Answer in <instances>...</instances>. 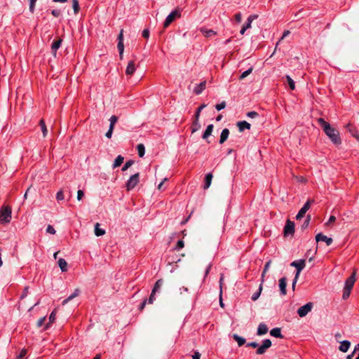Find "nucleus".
Instances as JSON below:
<instances>
[{
  "label": "nucleus",
  "mask_w": 359,
  "mask_h": 359,
  "mask_svg": "<svg viewBox=\"0 0 359 359\" xmlns=\"http://www.w3.org/2000/svg\"><path fill=\"white\" fill-rule=\"evenodd\" d=\"M318 122L333 144L339 145L341 143L339 132L337 129L332 127L330 124L323 118H319Z\"/></svg>",
  "instance_id": "f257e3e1"
},
{
  "label": "nucleus",
  "mask_w": 359,
  "mask_h": 359,
  "mask_svg": "<svg viewBox=\"0 0 359 359\" xmlns=\"http://www.w3.org/2000/svg\"><path fill=\"white\" fill-rule=\"evenodd\" d=\"M11 219V208L10 207H3L0 210V222L8 223Z\"/></svg>",
  "instance_id": "f03ea898"
},
{
  "label": "nucleus",
  "mask_w": 359,
  "mask_h": 359,
  "mask_svg": "<svg viewBox=\"0 0 359 359\" xmlns=\"http://www.w3.org/2000/svg\"><path fill=\"white\" fill-rule=\"evenodd\" d=\"M140 181V174L138 172L133 175L127 181L126 187L128 191L133 189Z\"/></svg>",
  "instance_id": "7ed1b4c3"
},
{
  "label": "nucleus",
  "mask_w": 359,
  "mask_h": 359,
  "mask_svg": "<svg viewBox=\"0 0 359 359\" xmlns=\"http://www.w3.org/2000/svg\"><path fill=\"white\" fill-rule=\"evenodd\" d=\"M313 304L312 302H309L305 305L299 307L297 311V314L299 317L303 318L305 317L313 309Z\"/></svg>",
  "instance_id": "20e7f679"
},
{
  "label": "nucleus",
  "mask_w": 359,
  "mask_h": 359,
  "mask_svg": "<svg viewBox=\"0 0 359 359\" xmlns=\"http://www.w3.org/2000/svg\"><path fill=\"white\" fill-rule=\"evenodd\" d=\"M181 16V13L178 10L172 11L166 18L165 20L163 23L164 27H168L176 18H180Z\"/></svg>",
  "instance_id": "39448f33"
},
{
  "label": "nucleus",
  "mask_w": 359,
  "mask_h": 359,
  "mask_svg": "<svg viewBox=\"0 0 359 359\" xmlns=\"http://www.w3.org/2000/svg\"><path fill=\"white\" fill-rule=\"evenodd\" d=\"M290 266L296 268L297 271H296L295 276H296V278H298L301 271L305 267V260L304 259H298V260L293 261L292 262H291Z\"/></svg>",
  "instance_id": "423d86ee"
},
{
  "label": "nucleus",
  "mask_w": 359,
  "mask_h": 359,
  "mask_svg": "<svg viewBox=\"0 0 359 359\" xmlns=\"http://www.w3.org/2000/svg\"><path fill=\"white\" fill-rule=\"evenodd\" d=\"M284 236H293L294 233V223L290 219H287L284 226Z\"/></svg>",
  "instance_id": "0eeeda50"
},
{
  "label": "nucleus",
  "mask_w": 359,
  "mask_h": 359,
  "mask_svg": "<svg viewBox=\"0 0 359 359\" xmlns=\"http://www.w3.org/2000/svg\"><path fill=\"white\" fill-rule=\"evenodd\" d=\"M314 203V201L313 200H308L305 203L304 205H303V207L299 210V211L298 212L297 215H296V219L298 220V219H300L301 218H302L304 215L306 214V212L309 210L310 207H311V205Z\"/></svg>",
  "instance_id": "6e6552de"
},
{
  "label": "nucleus",
  "mask_w": 359,
  "mask_h": 359,
  "mask_svg": "<svg viewBox=\"0 0 359 359\" xmlns=\"http://www.w3.org/2000/svg\"><path fill=\"white\" fill-rule=\"evenodd\" d=\"M271 341L269 339H264L261 346H258L256 353L258 355L264 354L266 351L271 346Z\"/></svg>",
  "instance_id": "1a4fd4ad"
},
{
  "label": "nucleus",
  "mask_w": 359,
  "mask_h": 359,
  "mask_svg": "<svg viewBox=\"0 0 359 359\" xmlns=\"http://www.w3.org/2000/svg\"><path fill=\"white\" fill-rule=\"evenodd\" d=\"M316 241L317 242L323 241L325 242L327 246L330 245L332 243V238H328L327 236L323 235L322 233H319L316 236Z\"/></svg>",
  "instance_id": "9d476101"
},
{
  "label": "nucleus",
  "mask_w": 359,
  "mask_h": 359,
  "mask_svg": "<svg viewBox=\"0 0 359 359\" xmlns=\"http://www.w3.org/2000/svg\"><path fill=\"white\" fill-rule=\"evenodd\" d=\"M355 272H353L348 278L347 280H346L345 282V285H344V287L345 288H348V289H351L352 290L353 287V285L355 282Z\"/></svg>",
  "instance_id": "9b49d317"
},
{
  "label": "nucleus",
  "mask_w": 359,
  "mask_h": 359,
  "mask_svg": "<svg viewBox=\"0 0 359 359\" xmlns=\"http://www.w3.org/2000/svg\"><path fill=\"white\" fill-rule=\"evenodd\" d=\"M62 42V39H58L57 40H55L53 42V43L51 45V53L54 57H56L57 50L61 46Z\"/></svg>",
  "instance_id": "f8f14e48"
},
{
  "label": "nucleus",
  "mask_w": 359,
  "mask_h": 359,
  "mask_svg": "<svg viewBox=\"0 0 359 359\" xmlns=\"http://www.w3.org/2000/svg\"><path fill=\"white\" fill-rule=\"evenodd\" d=\"M268 327L264 323H259L257 327V334L259 336H262L266 334L268 332Z\"/></svg>",
  "instance_id": "ddd939ff"
},
{
  "label": "nucleus",
  "mask_w": 359,
  "mask_h": 359,
  "mask_svg": "<svg viewBox=\"0 0 359 359\" xmlns=\"http://www.w3.org/2000/svg\"><path fill=\"white\" fill-rule=\"evenodd\" d=\"M287 279L283 277L279 280V288L282 295L286 294Z\"/></svg>",
  "instance_id": "4468645a"
},
{
  "label": "nucleus",
  "mask_w": 359,
  "mask_h": 359,
  "mask_svg": "<svg viewBox=\"0 0 359 359\" xmlns=\"http://www.w3.org/2000/svg\"><path fill=\"white\" fill-rule=\"evenodd\" d=\"M346 128L347 129V130H348V132L351 134L352 136L355 137L359 140L358 132L353 126H352L351 123H348L346 126Z\"/></svg>",
  "instance_id": "2eb2a0df"
},
{
  "label": "nucleus",
  "mask_w": 359,
  "mask_h": 359,
  "mask_svg": "<svg viewBox=\"0 0 359 359\" xmlns=\"http://www.w3.org/2000/svg\"><path fill=\"white\" fill-rule=\"evenodd\" d=\"M135 65L133 60L130 61L127 65L126 69V74L127 75L131 76L134 74L135 72Z\"/></svg>",
  "instance_id": "dca6fc26"
},
{
  "label": "nucleus",
  "mask_w": 359,
  "mask_h": 359,
  "mask_svg": "<svg viewBox=\"0 0 359 359\" xmlns=\"http://www.w3.org/2000/svg\"><path fill=\"white\" fill-rule=\"evenodd\" d=\"M212 177H213V175L211 172H209L205 175V183L203 185L204 189H208L210 187V186L211 185Z\"/></svg>",
  "instance_id": "f3484780"
},
{
  "label": "nucleus",
  "mask_w": 359,
  "mask_h": 359,
  "mask_svg": "<svg viewBox=\"0 0 359 359\" xmlns=\"http://www.w3.org/2000/svg\"><path fill=\"white\" fill-rule=\"evenodd\" d=\"M206 86V81H203L201 82L197 86L195 87L194 92L196 95H200L203 90L205 89Z\"/></svg>",
  "instance_id": "a211bd4d"
},
{
  "label": "nucleus",
  "mask_w": 359,
  "mask_h": 359,
  "mask_svg": "<svg viewBox=\"0 0 359 359\" xmlns=\"http://www.w3.org/2000/svg\"><path fill=\"white\" fill-rule=\"evenodd\" d=\"M351 346V342L348 340H344V341H342L341 343H340V346H339V349L341 351V352H346L349 347Z\"/></svg>",
  "instance_id": "6ab92c4d"
},
{
  "label": "nucleus",
  "mask_w": 359,
  "mask_h": 359,
  "mask_svg": "<svg viewBox=\"0 0 359 359\" xmlns=\"http://www.w3.org/2000/svg\"><path fill=\"white\" fill-rule=\"evenodd\" d=\"M239 131L243 132L245 129H250V124L245 121H238L237 123Z\"/></svg>",
  "instance_id": "aec40b11"
},
{
  "label": "nucleus",
  "mask_w": 359,
  "mask_h": 359,
  "mask_svg": "<svg viewBox=\"0 0 359 359\" xmlns=\"http://www.w3.org/2000/svg\"><path fill=\"white\" fill-rule=\"evenodd\" d=\"M229 135V130L228 128H224L222 130L220 135L219 143L223 144L228 138Z\"/></svg>",
  "instance_id": "412c9836"
},
{
  "label": "nucleus",
  "mask_w": 359,
  "mask_h": 359,
  "mask_svg": "<svg viewBox=\"0 0 359 359\" xmlns=\"http://www.w3.org/2000/svg\"><path fill=\"white\" fill-rule=\"evenodd\" d=\"M80 293V290L79 289H76L74 290V292L71 294L69 295L67 298H66L65 299L63 300L62 302V305H65L66 304H67L69 301H71L72 299H73L74 298L76 297L77 296H79Z\"/></svg>",
  "instance_id": "4be33fe9"
},
{
  "label": "nucleus",
  "mask_w": 359,
  "mask_h": 359,
  "mask_svg": "<svg viewBox=\"0 0 359 359\" xmlns=\"http://www.w3.org/2000/svg\"><path fill=\"white\" fill-rule=\"evenodd\" d=\"M232 337L238 343V346H242L246 341L244 337H240L237 334H233Z\"/></svg>",
  "instance_id": "5701e85b"
},
{
  "label": "nucleus",
  "mask_w": 359,
  "mask_h": 359,
  "mask_svg": "<svg viewBox=\"0 0 359 359\" xmlns=\"http://www.w3.org/2000/svg\"><path fill=\"white\" fill-rule=\"evenodd\" d=\"M257 15H250L248 19H247V21L245 22V23L243 25L244 27L247 28V29H249L251 27V24L252 22V21L255 19L257 18Z\"/></svg>",
  "instance_id": "b1692460"
},
{
  "label": "nucleus",
  "mask_w": 359,
  "mask_h": 359,
  "mask_svg": "<svg viewBox=\"0 0 359 359\" xmlns=\"http://www.w3.org/2000/svg\"><path fill=\"white\" fill-rule=\"evenodd\" d=\"M270 334L276 338H283L280 328L275 327L270 331Z\"/></svg>",
  "instance_id": "393cba45"
},
{
  "label": "nucleus",
  "mask_w": 359,
  "mask_h": 359,
  "mask_svg": "<svg viewBox=\"0 0 359 359\" xmlns=\"http://www.w3.org/2000/svg\"><path fill=\"white\" fill-rule=\"evenodd\" d=\"M58 266H60V268L62 272H65L67 271V263L65 259H63V258L59 259Z\"/></svg>",
  "instance_id": "a878e982"
},
{
  "label": "nucleus",
  "mask_w": 359,
  "mask_h": 359,
  "mask_svg": "<svg viewBox=\"0 0 359 359\" xmlns=\"http://www.w3.org/2000/svg\"><path fill=\"white\" fill-rule=\"evenodd\" d=\"M213 128L214 126L212 124H210L208 126L206 130H205L203 135V139L206 140L212 134Z\"/></svg>",
  "instance_id": "bb28decb"
},
{
  "label": "nucleus",
  "mask_w": 359,
  "mask_h": 359,
  "mask_svg": "<svg viewBox=\"0 0 359 359\" xmlns=\"http://www.w3.org/2000/svg\"><path fill=\"white\" fill-rule=\"evenodd\" d=\"M163 279L158 280L155 283L154 286V287L152 289V293H156L157 292H159L161 286L163 285Z\"/></svg>",
  "instance_id": "cd10ccee"
},
{
  "label": "nucleus",
  "mask_w": 359,
  "mask_h": 359,
  "mask_svg": "<svg viewBox=\"0 0 359 359\" xmlns=\"http://www.w3.org/2000/svg\"><path fill=\"white\" fill-rule=\"evenodd\" d=\"M262 291V283L259 285V287L258 288V290L257 292H255L251 297V299L252 301H256L259 299L260 294H261V292Z\"/></svg>",
  "instance_id": "c85d7f7f"
},
{
  "label": "nucleus",
  "mask_w": 359,
  "mask_h": 359,
  "mask_svg": "<svg viewBox=\"0 0 359 359\" xmlns=\"http://www.w3.org/2000/svg\"><path fill=\"white\" fill-rule=\"evenodd\" d=\"M223 280H224V276L221 275L220 278H219V287H220V291H219V304H220L221 307H224V304H223L222 299V281H223Z\"/></svg>",
  "instance_id": "c756f323"
},
{
  "label": "nucleus",
  "mask_w": 359,
  "mask_h": 359,
  "mask_svg": "<svg viewBox=\"0 0 359 359\" xmlns=\"http://www.w3.org/2000/svg\"><path fill=\"white\" fill-rule=\"evenodd\" d=\"M105 233V231L100 228V224L97 223L95 226V234L97 236H103Z\"/></svg>",
  "instance_id": "7c9ffc66"
},
{
  "label": "nucleus",
  "mask_w": 359,
  "mask_h": 359,
  "mask_svg": "<svg viewBox=\"0 0 359 359\" xmlns=\"http://www.w3.org/2000/svg\"><path fill=\"white\" fill-rule=\"evenodd\" d=\"M137 150L138 152L139 157H143L145 154V147L143 144H139L137 146Z\"/></svg>",
  "instance_id": "2f4dec72"
},
{
  "label": "nucleus",
  "mask_w": 359,
  "mask_h": 359,
  "mask_svg": "<svg viewBox=\"0 0 359 359\" xmlns=\"http://www.w3.org/2000/svg\"><path fill=\"white\" fill-rule=\"evenodd\" d=\"M117 48L118 50L120 58L123 59V51H124L123 41H118Z\"/></svg>",
  "instance_id": "473e14b6"
},
{
  "label": "nucleus",
  "mask_w": 359,
  "mask_h": 359,
  "mask_svg": "<svg viewBox=\"0 0 359 359\" xmlns=\"http://www.w3.org/2000/svg\"><path fill=\"white\" fill-rule=\"evenodd\" d=\"M271 260L268 261L265 264L263 272L262 273V282H264L265 274H266V271L269 270V267L271 266Z\"/></svg>",
  "instance_id": "72a5a7b5"
},
{
  "label": "nucleus",
  "mask_w": 359,
  "mask_h": 359,
  "mask_svg": "<svg viewBox=\"0 0 359 359\" xmlns=\"http://www.w3.org/2000/svg\"><path fill=\"white\" fill-rule=\"evenodd\" d=\"M72 8L74 9V14H77L79 12L80 7L78 0L72 1Z\"/></svg>",
  "instance_id": "f704fd0d"
},
{
  "label": "nucleus",
  "mask_w": 359,
  "mask_h": 359,
  "mask_svg": "<svg viewBox=\"0 0 359 359\" xmlns=\"http://www.w3.org/2000/svg\"><path fill=\"white\" fill-rule=\"evenodd\" d=\"M286 80L287 81V83L290 86V88L291 90H294L295 88V83H294V81L292 80V79L289 76V75H287L286 76Z\"/></svg>",
  "instance_id": "c9c22d12"
},
{
  "label": "nucleus",
  "mask_w": 359,
  "mask_h": 359,
  "mask_svg": "<svg viewBox=\"0 0 359 359\" xmlns=\"http://www.w3.org/2000/svg\"><path fill=\"white\" fill-rule=\"evenodd\" d=\"M200 128L201 125L198 122V119H196V118H194V121L192 125V133L197 131Z\"/></svg>",
  "instance_id": "e433bc0d"
},
{
  "label": "nucleus",
  "mask_w": 359,
  "mask_h": 359,
  "mask_svg": "<svg viewBox=\"0 0 359 359\" xmlns=\"http://www.w3.org/2000/svg\"><path fill=\"white\" fill-rule=\"evenodd\" d=\"M39 125H40V126L41 128V130H42L43 137H46V135H47L48 130H47L45 122H44V121L43 119H41L40 121Z\"/></svg>",
  "instance_id": "4c0bfd02"
},
{
  "label": "nucleus",
  "mask_w": 359,
  "mask_h": 359,
  "mask_svg": "<svg viewBox=\"0 0 359 359\" xmlns=\"http://www.w3.org/2000/svg\"><path fill=\"white\" fill-rule=\"evenodd\" d=\"M118 121V117L115 115H113L110 117L109 118V121H110V125H109V128H114V126L115 124Z\"/></svg>",
  "instance_id": "58836bf2"
},
{
  "label": "nucleus",
  "mask_w": 359,
  "mask_h": 359,
  "mask_svg": "<svg viewBox=\"0 0 359 359\" xmlns=\"http://www.w3.org/2000/svg\"><path fill=\"white\" fill-rule=\"evenodd\" d=\"M252 70H253V68H252V67H250V68H249L248 70H246V71L243 72L241 74V75L240 76L239 79H240L241 80H242V79H245V77H247L248 75H250V74L252 73Z\"/></svg>",
  "instance_id": "ea45409f"
},
{
  "label": "nucleus",
  "mask_w": 359,
  "mask_h": 359,
  "mask_svg": "<svg viewBox=\"0 0 359 359\" xmlns=\"http://www.w3.org/2000/svg\"><path fill=\"white\" fill-rule=\"evenodd\" d=\"M206 107V104H201L196 110V113H195V115H194V118H196V119H199V116H200V114H201V111L203 109H204L205 107Z\"/></svg>",
  "instance_id": "a19ab883"
},
{
  "label": "nucleus",
  "mask_w": 359,
  "mask_h": 359,
  "mask_svg": "<svg viewBox=\"0 0 359 359\" xmlns=\"http://www.w3.org/2000/svg\"><path fill=\"white\" fill-rule=\"evenodd\" d=\"M351 289H348V288H344V292H343V295H342V298L344 299H346L347 298L349 297L350 296V294H351Z\"/></svg>",
  "instance_id": "79ce46f5"
},
{
  "label": "nucleus",
  "mask_w": 359,
  "mask_h": 359,
  "mask_svg": "<svg viewBox=\"0 0 359 359\" xmlns=\"http://www.w3.org/2000/svg\"><path fill=\"white\" fill-rule=\"evenodd\" d=\"M123 160L124 158H115V161L113 164V168H115L120 166L123 163Z\"/></svg>",
  "instance_id": "37998d69"
},
{
  "label": "nucleus",
  "mask_w": 359,
  "mask_h": 359,
  "mask_svg": "<svg viewBox=\"0 0 359 359\" xmlns=\"http://www.w3.org/2000/svg\"><path fill=\"white\" fill-rule=\"evenodd\" d=\"M247 116L248 118H255L259 116V114L255 111H249L247 113Z\"/></svg>",
  "instance_id": "c03bdc74"
},
{
  "label": "nucleus",
  "mask_w": 359,
  "mask_h": 359,
  "mask_svg": "<svg viewBox=\"0 0 359 359\" xmlns=\"http://www.w3.org/2000/svg\"><path fill=\"white\" fill-rule=\"evenodd\" d=\"M134 163V161L133 160H130L128 161H127L126 163V164L123 165V167L122 168V170L123 171H125L128 168H130L133 164Z\"/></svg>",
  "instance_id": "a18cd8bd"
},
{
  "label": "nucleus",
  "mask_w": 359,
  "mask_h": 359,
  "mask_svg": "<svg viewBox=\"0 0 359 359\" xmlns=\"http://www.w3.org/2000/svg\"><path fill=\"white\" fill-rule=\"evenodd\" d=\"M184 241L182 240H180V241H177V245H176L175 249L177 250H180V249L184 248Z\"/></svg>",
  "instance_id": "49530a36"
},
{
  "label": "nucleus",
  "mask_w": 359,
  "mask_h": 359,
  "mask_svg": "<svg viewBox=\"0 0 359 359\" xmlns=\"http://www.w3.org/2000/svg\"><path fill=\"white\" fill-rule=\"evenodd\" d=\"M225 107H226V102L224 101L215 105V108L217 111H220V110L224 109Z\"/></svg>",
  "instance_id": "de8ad7c7"
},
{
  "label": "nucleus",
  "mask_w": 359,
  "mask_h": 359,
  "mask_svg": "<svg viewBox=\"0 0 359 359\" xmlns=\"http://www.w3.org/2000/svg\"><path fill=\"white\" fill-rule=\"evenodd\" d=\"M310 219H311V216L308 215L306 219L304 222L303 224L302 225V229H304L307 228V226H309Z\"/></svg>",
  "instance_id": "09e8293b"
},
{
  "label": "nucleus",
  "mask_w": 359,
  "mask_h": 359,
  "mask_svg": "<svg viewBox=\"0 0 359 359\" xmlns=\"http://www.w3.org/2000/svg\"><path fill=\"white\" fill-rule=\"evenodd\" d=\"M56 199L58 201L64 200V194L62 190H60L59 191H57V193L56 194Z\"/></svg>",
  "instance_id": "8fccbe9b"
},
{
  "label": "nucleus",
  "mask_w": 359,
  "mask_h": 359,
  "mask_svg": "<svg viewBox=\"0 0 359 359\" xmlns=\"http://www.w3.org/2000/svg\"><path fill=\"white\" fill-rule=\"evenodd\" d=\"M46 232L50 234H55L56 231L53 226L48 225L46 228Z\"/></svg>",
  "instance_id": "3c124183"
},
{
  "label": "nucleus",
  "mask_w": 359,
  "mask_h": 359,
  "mask_svg": "<svg viewBox=\"0 0 359 359\" xmlns=\"http://www.w3.org/2000/svg\"><path fill=\"white\" fill-rule=\"evenodd\" d=\"M28 291H29V287H25L24 288L23 292H22V294L20 295V299H24V298H25V297L27 296Z\"/></svg>",
  "instance_id": "603ef678"
},
{
  "label": "nucleus",
  "mask_w": 359,
  "mask_h": 359,
  "mask_svg": "<svg viewBox=\"0 0 359 359\" xmlns=\"http://www.w3.org/2000/svg\"><path fill=\"white\" fill-rule=\"evenodd\" d=\"M84 196V192L82 190H79L77 191V200L81 201Z\"/></svg>",
  "instance_id": "864d4df0"
},
{
  "label": "nucleus",
  "mask_w": 359,
  "mask_h": 359,
  "mask_svg": "<svg viewBox=\"0 0 359 359\" xmlns=\"http://www.w3.org/2000/svg\"><path fill=\"white\" fill-rule=\"evenodd\" d=\"M235 20L238 23H240L242 20V15L241 13H237L235 15Z\"/></svg>",
  "instance_id": "5fc2aeb1"
},
{
  "label": "nucleus",
  "mask_w": 359,
  "mask_h": 359,
  "mask_svg": "<svg viewBox=\"0 0 359 359\" xmlns=\"http://www.w3.org/2000/svg\"><path fill=\"white\" fill-rule=\"evenodd\" d=\"M45 320H46V317L41 318L37 321V327H41V326L44 324Z\"/></svg>",
  "instance_id": "6e6d98bb"
},
{
  "label": "nucleus",
  "mask_w": 359,
  "mask_h": 359,
  "mask_svg": "<svg viewBox=\"0 0 359 359\" xmlns=\"http://www.w3.org/2000/svg\"><path fill=\"white\" fill-rule=\"evenodd\" d=\"M142 36L145 39H148L149 37V30L148 29H144L142 31Z\"/></svg>",
  "instance_id": "4d7b16f0"
},
{
  "label": "nucleus",
  "mask_w": 359,
  "mask_h": 359,
  "mask_svg": "<svg viewBox=\"0 0 359 359\" xmlns=\"http://www.w3.org/2000/svg\"><path fill=\"white\" fill-rule=\"evenodd\" d=\"M155 294L156 293H152V292L151 293V294L147 300V302L149 304H152L154 302V301L155 300V296H154Z\"/></svg>",
  "instance_id": "13d9d810"
},
{
  "label": "nucleus",
  "mask_w": 359,
  "mask_h": 359,
  "mask_svg": "<svg viewBox=\"0 0 359 359\" xmlns=\"http://www.w3.org/2000/svg\"><path fill=\"white\" fill-rule=\"evenodd\" d=\"M203 33H204L205 36L207 37L215 34V32L211 29L203 32Z\"/></svg>",
  "instance_id": "bf43d9fd"
},
{
  "label": "nucleus",
  "mask_w": 359,
  "mask_h": 359,
  "mask_svg": "<svg viewBox=\"0 0 359 359\" xmlns=\"http://www.w3.org/2000/svg\"><path fill=\"white\" fill-rule=\"evenodd\" d=\"M247 346L248 347H252V348H257L259 346L258 343L256 341H252L247 344Z\"/></svg>",
  "instance_id": "052dcab7"
},
{
  "label": "nucleus",
  "mask_w": 359,
  "mask_h": 359,
  "mask_svg": "<svg viewBox=\"0 0 359 359\" xmlns=\"http://www.w3.org/2000/svg\"><path fill=\"white\" fill-rule=\"evenodd\" d=\"M51 14L55 17H59L60 15V11L57 9L53 10Z\"/></svg>",
  "instance_id": "680f3d73"
},
{
  "label": "nucleus",
  "mask_w": 359,
  "mask_h": 359,
  "mask_svg": "<svg viewBox=\"0 0 359 359\" xmlns=\"http://www.w3.org/2000/svg\"><path fill=\"white\" fill-rule=\"evenodd\" d=\"M114 128H109L108 131L106 133L105 135L107 138H110L111 137Z\"/></svg>",
  "instance_id": "e2e57ef3"
},
{
  "label": "nucleus",
  "mask_w": 359,
  "mask_h": 359,
  "mask_svg": "<svg viewBox=\"0 0 359 359\" xmlns=\"http://www.w3.org/2000/svg\"><path fill=\"white\" fill-rule=\"evenodd\" d=\"M118 41H123V29H121L120 31V33L118 36Z\"/></svg>",
  "instance_id": "0e129e2a"
},
{
  "label": "nucleus",
  "mask_w": 359,
  "mask_h": 359,
  "mask_svg": "<svg viewBox=\"0 0 359 359\" xmlns=\"http://www.w3.org/2000/svg\"><path fill=\"white\" fill-rule=\"evenodd\" d=\"M201 354L198 351H195L194 355H192L193 359H200Z\"/></svg>",
  "instance_id": "69168bd1"
},
{
  "label": "nucleus",
  "mask_w": 359,
  "mask_h": 359,
  "mask_svg": "<svg viewBox=\"0 0 359 359\" xmlns=\"http://www.w3.org/2000/svg\"><path fill=\"white\" fill-rule=\"evenodd\" d=\"M55 319V314L54 312H52L49 316V321L50 323L54 322Z\"/></svg>",
  "instance_id": "338daca9"
},
{
  "label": "nucleus",
  "mask_w": 359,
  "mask_h": 359,
  "mask_svg": "<svg viewBox=\"0 0 359 359\" xmlns=\"http://www.w3.org/2000/svg\"><path fill=\"white\" fill-rule=\"evenodd\" d=\"M26 353H27V351L25 349L22 350L18 356L20 358V359L23 358L25 357V355H26Z\"/></svg>",
  "instance_id": "774afa93"
}]
</instances>
